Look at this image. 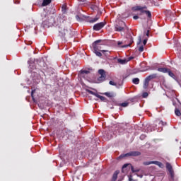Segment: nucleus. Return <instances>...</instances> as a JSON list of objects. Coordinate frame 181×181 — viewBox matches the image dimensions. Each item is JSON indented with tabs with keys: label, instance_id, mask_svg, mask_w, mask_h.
I'll return each mask as SVG.
<instances>
[{
	"label": "nucleus",
	"instance_id": "nucleus-1",
	"mask_svg": "<svg viewBox=\"0 0 181 181\" xmlns=\"http://www.w3.org/2000/svg\"><path fill=\"white\" fill-rule=\"evenodd\" d=\"M100 42L101 40H98L92 44L93 53H95L98 57H101L103 56L102 53H107V52H108L107 50L101 49V44H100Z\"/></svg>",
	"mask_w": 181,
	"mask_h": 181
},
{
	"label": "nucleus",
	"instance_id": "nucleus-2",
	"mask_svg": "<svg viewBox=\"0 0 181 181\" xmlns=\"http://www.w3.org/2000/svg\"><path fill=\"white\" fill-rule=\"evenodd\" d=\"M115 32H125V30H128V26L125 22L122 21L119 25H115Z\"/></svg>",
	"mask_w": 181,
	"mask_h": 181
},
{
	"label": "nucleus",
	"instance_id": "nucleus-3",
	"mask_svg": "<svg viewBox=\"0 0 181 181\" xmlns=\"http://www.w3.org/2000/svg\"><path fill=\"white\" fill-rule=\"evenodd\" d=\"M157 76L158 75L156 74H153L147 76L144 82L143 88H144V90H146V88L149 87V81H151V80H153V78H156Z\"/></svg>",
	"mask_w": 181,
	"mask_h": 181
},
{
	"label": "nucleus",
	"instance_id": "nucleus-4",
	"mask_svg": "<svg viewBox=\"0 0 181 181\" xmlns=\"http://www.w3.org/2000/svg\"><path fill=\"white\" fill-rule=\"evenodd\" d=\"M129 156H141V152L139 151H130L125 154H121L117 159H124V158H128Z\"/></svg>",
	"mask_w": 181,
	"mask_h": 181
},
{
	"label": "nucleus",
	"instance_id": "nucleus-5",
	"mask_svg": "<svg viewBox=\"0 0 181 181\" xmlns=\"http://www.w3.org/2000/svg\"><path fill=\"white\" fill-rule=\"evenodd\" d=\"M59 35L61 37H64L66 35H69L70 33V31L67 30L66 28H64V25H61L58 28Z\"/></svg>",
	"mask_w": 181,
	"mask_h": 181
},
{
	"label": "nucleus",
	"instance_id": "nucleus-6",
	"mask_svg": "<svg viewBox=\"0 0 181 181\" xmlns=\"http://www.w3.org/2000/svg\"><path fill=\"white\" fill-rule=\"evenodd\" d=\"M146 9H148V7L146 6H136L132 8V11H134V12H136V11H140L141 15H142V13H146V11L148 10H146Z\"/></svg>",
	"mask_w": 181,
	"mask_h": 181
},
{
	"label": "nucleus",
	"instance_id": "nucleus-7",
	"mask_svg": "<svg viewBox=\"0 0 181 181\" xmlns=\"http://www.w3.org/2000/svg\"><path fill=\"white\" fill-rule=\"evenodd\" d=\"M98 74L100 75V76L98 78V81L99 83H103V81H105V78H107L105 71H104V69H99Z\"/></svg>",
	"mask_w": 181,
	"mask_h": 181
},
{
	"label": "nucleus",
	"instance_id": "nucleus-8",
	"mask_svg": "<svg viewBox=\"0 0 181 181\" xmlns=\"http://www.w3.org/2000/svg\"><path fill=\"white\" fill-rule=\"evenodd\" d=\"M105 25H107V23L105 22L98 23L93 25V30L98 32V30H101V29H103Z\"/></svg>",
	"mask_w": 181,
	"mask_h": 181
},
{
	"label": "nucleus",
	"instance_id": "nucleus-9",
	"mask_svg": "<svg viewBox=\"0 0 181 181\" xmlns=\"http://www.w3.org/2000/svg\"><path fill=\"white\" fill-rule=\"evenodd\" d=\"M166 168L168 169L170 177H173L174 174H173V168H172V165H170V163H166Z\"/></svg>",
	"mask_w": 181,
	"mask_h": 181
},
{
	"label": "nucleus",
	"instance_id": "nucleus-10",
	"mask_svg": "<svg viewBox=\"0 0 181 181\" xmlns=\"http://www.w3.org/2000/svg\"><path fill=\"white\" fill-rule=\"evenodd\" d=\"M100 19V15H97L95 18H89L87 19V22H89V23H95V22H97Z\"/></svg>",
	"mask_w": 181,
	"mask_h": 181
},
{
	"label": "nucleus",
	"instance_id": "nucleus-11",
	"mask_svg": "<svg viewBox=\"0 0 181 181\" xmlns=\"http://www.w3.org/2000/svg\"><path fill=\"white\" fill-rule=\"evenodd\" d=\"M87 74H90V71L81 70L79 71L80 77H83V78H86V76H87Z\"/></svg>",
	"mask_w": 181,
	"mask_h": 181
},
{
	"label": "nucleus",
	"instance_id": "nucleus-12",
	"mask_svg": "<svg viewBox=\"0 0 181 181\" xmlns=\"http://www.w3.org/2000/svg\"><path fill=\"white\" fill-rule=\"evenodd\" d=\"M104 95H106L108 98H114L117 94H115L114 92H105L103 93Z\"/></svg>",
	"mask_w": 181,
	"mask_h": 181
},
{
	"label": "nucleus",
	"instance_id": "nucleus-13",
	"mask_svg": "<svg viewBox=\"0 0 181 181\" xmlns=\"http://www.w3.org/2000/svg\"><path fill=\"white\" fill-rule=\"evenodd\" d=\"M37 64L40 69L45 70V68L46 67V62H45V61L40 60L37 62Z\"/></svg>",
	"mask_w": 181,
	"mask_h": 181
},
{
	"label": "nucleus",
	"instance_id": "nucleus-14",
	"mask_svg": "<svg viewBox=\"0 0 181 181\" xmlns=\"http://www.w3.org/2000/svg\"><path fill=\"white\" fill-rule=\"evenodd\" d=\"M119 171L116 170V171L114 173V174H113V175H112V177L111 181H116L117 179H118V175H119Z\"/></svg>",
	"mask_w": 181,
	"mask_h": 181
},
{
	"label": "nucleus",
	"instance_id": "nucleus-15",
	"mask_svg": "<svg viewBox=\"0 0 181 181\" xmlns=\"http://www.w3.org/2000/svg\"><path fill=\"white\" fill-rule=\"evenodd\" d=\"M50 4H52V0H43L42 6H47Z\"/></svg>",
	"mask_w": 181,
	"mask_h": 181
},
{
	"label": "nucleus",
	"instance_id": "nucleus-16",
	"mask_svg": "<svg viewBox=\"0 0 181 181\" xmlns=\"http://www.w3.org/2000/svg\"><path fill=\"white\" fill-rule=\"evenodd\" d=\"M167 73L168 76H170V77H172V78H173L174 80H176V75H175V74H173V72H172L170 69H168V71Z\"/></svg>",
	"mask_w": 181,
	"mask_h": 181
},
{
	"label": "nucleus",
	"instance_id": "nucleus-17",
	"mask_svg": "<svg viewBox=\"0 0 181 181\" xmlns=\"http://www.w3.org/2000/svg\"><path fill=\"white\" fill-rule=\"evenodd\" d=\"M158 71H160V73H168V71H169V69H168V68H158Z\"/></svg>",
	"mask_w": 181,
	"mask_h": 181
},
{
	"label": "nucleus",
	"instance_id": "nucleus-18",
	"mask_svg": "<svg viewBox=\"0 0 181 181\" xmlns=\"http://www.w3.org/2000/svg\"><path fill=\"white\" fill-rule=\"evenodd\" d=\"M117 62L120 64H125V63H128V61L127 59H118Z\"/></svg>",
	"mask_w": 181,
	"mask_h": 181
},
{
	"label": "nucleus",
	"instance_id": "nucleus-19",
	"mask_svg": "<svg viewBox=\"0 0 181 181\" xmlns=\"http://www.w3.org/2000/svg\"><path fill=\"white\" fill-rule=\"evenodd\" d=\"M155 161H145L143 163V165H144V166H148L149 165H153Z\"/></svg>",
	"mask_w": 181,
	"mask_h": 181
},
{
	"label": "nucleus",
	"instance_id": "nucleus-20",
	"mask_svg": "<svg viewBox=\"0 0 181 181\" xmlns=\"http://www.w3.org/2000/svg\"><path fill=\"white\" fill-rule=\"evenodd\" d=\"M133 84H139V78H134L132 79Z\"/></svg>",
	"mask_w": 181,
	"mask_h": 181
},
{
	"label": "nucleus",
	"instance_id": "nucleus-21",
	"mask_svg": "<svg viewBox=\"0 0 181 181\" xmlns=\"http://www.w3.org/2000/svg\"><path fill=\"white\" fill-rule=\"evenodd\" d=\"M131 170L133 173H136L138 172H140L141 169H135L134 168V166L131 165Z\"/></svg>",
	"mask_w": 181,
	"mask_h": 181
},
{
	"label": "nucleus",
	"instance_id": "nucleus-22",
	"mask_svg": "<svg viewBox=\"0 0 181 181\" xmlns=\"http://www.w3.org/2000/svg\"><path fill=\"white\" fill-rule=\"evenodd\" d=\"M153 165H157V166H159V168H163V164L159 161H154Z\"/></svg>",
	"mask_w": 181,
	"mask_h": 181
},
{
	"label": "nucleus",
	"instance_id": "nucleus-23",
	"mask_svg": "<svg viewBox=\"0 0 181 181\" xmlns=\"http://www.w3.org/2000/svg\"><path fill=\"white\" fill-rule=\"evenodd\" d=\"M96 97L98 98H100V100H101L102 101H105L107 100V98L104 96L100 95L98 94V95H96Z\"/></svg>",
	"mask_w": 181,
	"mask_h": 181
},
{
	"label": "nucleus",
	"instance_id": "nucleus-24",
	"mask_svg": "<svg viewBox=\"0 0 181 181\" xmlns=\"http://www.w3.org/2000/svg\"><path fill=\"white\" fill-rule=\"evenodd\" d=\"M175 115H177V117H180L181 115L180 110L179 109H175Z\"/></svg>",
	"mask_w": 181,
	"mask_h": 181
},
{
	"label": "nucleus",
	"instance_id": "nucleus-25",
	"mask_svg": "<svg viewBox=\"0 0 181 181\" xmlns=\"http://www.w3.org/2000/svg\"><path fill=\"white\" fill-rule=\"evenodd\" d=\"M88 93H89V94H91L92 95H95V97H97V95H98V93H96L95 92H93V90H87Z\"/></svg>",
	"mask_w": 181,
	"mask_h": 181
},
{
	"label": "nucleus",
	"instance_id": "nucleus-26",
	"mask_svg": "<svg viewBox=\"0 0 181 181\" xmlns=\"http://www.w3.org/2000/svg\"><path fill=\"white\" fill-rule=\"evenodd\" d=\"M146 16H148L150 19H151V18H152V13H151V11H146Z\"/></svg>",
	"mask_w": 181,
	"mask_h": 181
},
{
	"label": "nucleus",
	"instance_id": "nucleus-27",
	"mask_svg": "<svg viewBox=\"0 0 181 181\" xmlns=\"http://www.w3.org/2000/svg\"><path fill=\"white\" fill-rule=\"evenodd\" d=\"M148 94L147 92H144V93H143V94H142L143 98H146L148 97Z\"/></svg>",
	"mask_w": 181,
	"mask_h": 181
},
{
	"label": "nucleus",
	"instance_id": "nucleus-28",
	"mask_svg": "<svg viewBox=\"0 0 181 181\" xmlns=\"http://www.w3.org/2000/svg\"><path fill=\"white\" fill-rule=\"evenodd\" d=\"M35 93H36V90H33L31 92V97L33 98V100L35 98V96H33V94H35Z\"/></svg>",
	"mask_w": 181,
	"mask_h": 181
},
{
	"label": "nucleus",
	"instance_id": "nucleus-29",
	"mask_svg": "<svg viewBox=\"0 0 181 181\" xmlns=\"http://www.w3.org/2000/svg\"><path fill=\"white\" fill-rule=\"evenodd\" d=\"M128 104H129L128 103H123L120 105L121 107H128Z\"/></svg>",
	"mask_w": 181,
	"mask_h": 181
},
{
	"label": "nucleus",
	"instance_id": "nucleus-30",
	"mask_svg": "<svg viewBox=\"0 0 181 181\" xmlns=\"http://www.w3.org/2000/svg\"><path fill=\"white\" fill-rule=\"evenodd\" d=\"M129 165H130V164H124V165L122 166V170H124V169H127V168H128Z\"/></svg>",
	"mask_w": 181,
	"mask_h": 181
},
{
	"label": "nucleus",
	"instance_id": "nucleus-31",
	"mask_svg": "<svg viewBox=\"0 0 181 181\" xmlns=\"http://www.w3.org/2000/svg\"><path fill=\"white\" fill-rule=\"evenodd\" d=\"M109 84H110V86H117V83H115L114 81H110V82H109Z\"/></svg>",
	"mask_w": 181,
	"mask_h": 181
},
{
	"label": "nucleus",
	"instance_id": "nucleus-32",
	"mask_svg": "<svg viewBox=\"0 0 181 181\" xmlns=\"http://www.w3.org/2000/svg\"><path fill=\"white\" fill-rule=\"evenodd\" d=\"M139 52H144V46L141 45V47H139Z\"/></svg>",
	"mask_w": 181,
	"mask_h": 181
},
{
	"label": "nucleus",
	"instance_id": "nucleus-33",
	"mask_svg": "<svg viewBox=\"0 0 181 181\" xmlns=\"http://www.w3.org/2000/svg\"><path fill=\"white\" fill-rule=\"evenodd\" d=\"M128 177H129V181H135L134 179H132V175H128Z\"/></svg>",
	"mask_w": 181,
	"mask_h": 181
},
{
	"label": "nucleus",
	"instance_id": "nucleus-34",
	"mask_svg": "<svg viewBox=\"0 0 181 181\" xmlns=\"http://www.w3.org/2000/svg\"><path fill=\"white\" fill-rule=\"evenodd\" d=\"M132 43H134V40H132V42L127 45H124L123 46V47H128L129 46H131V45H132Z\"/></svg>",
	"mask_w": 181,
	"mask_h": 181
},
{
	"label": "nucleus",
	"instance_id": "nucleus-35",
	"mask_svg": "<svg viewBox=\"0 0 181 181\" xmlns=\"http://www.w3.org/2000/svg\"><path fill=\"white\" fill-rule=\"evenodd\" d=\"M133 19H134V21H136V19H139V16H133Z\"/></svg>",
	"mask_w": 181,
	"mask_h": 181
},
{
	"label": "nucleus",
	"instance_id": "nucleus-36",
	"mask_svg": "<svg viewBox=\"0 0 181 181\" xmlns=\"http://www.w3.org/2000/svg\"><path fill=\"white\" fill-rule=\"evenodd\" d=\"M131 60H134V57H129L128 58L127 62H131Z\"/></svg>",
	"mask_w": 181,
	"mask_h": 181
},
{
	"label": "nucleus",
	"instance_id": "nucleus-37",
	"mask_svg": "<svg viewBox=\"0 0 181 181\" xmlns=\"http://www.w3.org/2000/svg\"><path fill=\"white\" fill-rule=\"evenodd\" d=\"M147 42H148V40L145 39L143 41V45H144V46H145V45H146Z\"/></svg>",
	"mask_w": 181,
	"mask_h": 181
},
{
	"label": "nucleus",
	"instance_id": "nucleus-38",
	"mask_svg": "<svg viewBox=\"0 0 181 181\" xmlns=\"http://www.w3.org/2000/svg\"><path fill=\"white\" fill-rule=\"evenodd\" d=\"M160 124H161V125H166V122H164L163 121H160Z\"/></svg>",
	"mask_w": 181,
	"mask_h": 181
},
{
	"label": "nucleus",
	"instance_id": "nucleus-39",
	"mask_svg": "<svg viewBox=\"0 0 181 181\" xmlns=\"http://www.w3.org/2000/svg\"><path fill=\"white\" fill-rule=\"evenodd\" d=\"M143 138H145V135H141V136H140V139H142Z\"/></svg>",
	"mask_w": 181,
	"mask_h": 181
},
{
	"label": "nucleus",
	"instance_id": "nucleus-40",
	"mask_svg": "<svg viewBox=\"0 0 181 181\" xmlns=\"http://www.w3.org/2000/svg\"><path fill=\"white\" fill-rule=\"evenodd\" d=\"M146 36H149V30H147V33H146Z\"/></svg>",
	"mask_w": 181,
	"mask_h": 181
},
{
	"label": "nucleus",
	"instance_id": "nucleus-41",
	"mask_svg": "<svg viewBox=\"0 0 181 181\" xmlns=\"http://www.w3.org/2000/svg\"><path fill=\"white\" fill-rule=\"evenodd\" d=\"M117 45L119 46L120 45H122V42H119L117 43Z\"/></svg>",
	"mask_w": 181,
	"mask_h": 181
},
{
	"label": "nucleus",
	"instance_id": "nucleus-42",
	"mask_svg": "<svg viewBox=\"0 0 181 181\" xmlns=\"http://www.w3.org/2000/svg\"><path fill=\"white\" fill-rule=\"evenodd\" d=\"M76 19H78L80 17H78V16H76Z\"/></svg>",
	"mask_w": 181,
	"mask_h": 181
},
{
	"label": "nucleus",
	"instance_id": "nucleus-43",
	"mask_svg": "<svg viewBox=\"0 0 181 181\" xmlns=\"http://www.w3.org/2000/svg\"><path fill=\"white\" fill-rule=\"evenodd\" d=\"M139 43H141V37H139Z\"/></svg>",
	"mask_w": 181,
	"mask_h": 181
},
{
	"label": "nucleus",
	"instance_id": "nucleus-44",
	"mask_svg": "<svg viewBox=\"0 0 181 181\" xmlns=\"http://www.w3.org/2000/svg\"><path fill=\"white\" fill-rule=\"evenodd\" d=\"M118 181H122V179H119Z\"/></svg>",
	"mask_w": 181,
	"mask_h": 181
},
{
	"label": "nucleus",
	"instance_id": "nucleus-45",
	"mask_svg": "<svg viewBox=\"0 0 181 181\" xmlns=\"http://www.w3.org/2000/svg\"><path fill=\"white\" fill-rule=\"evenodd\" d=\"M62 9H64V6H62Z\"/></svg>",
	"mask_w": 181,
	"mask_h": 181
}]
</instances>
